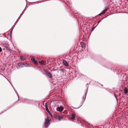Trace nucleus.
<instances>
[{
  "mask_svg": "<svg viewBox=\"0 0 128 128\" xmlns=\"http://www.w3.org/2000/svg\"><path fill=\"white\" fill-rule=\"evenodd\" d=\"M0 43L1 44L2 46L5 48L7 50H10V49L9 47V45L6 42H4L2 41H0Z\"/></svg>",
  "mask_w": 128,
  "mask_h": 128,
  "instance_id": "nucleus-1",
  "label": "nucleus"
},
{
  "mask_svg": "<svg viewBox=\"0 0 128 128\" xmlns=\"http://www.w3.org/2000/svg\"><path fill=\"white\" fill-rule=\"evenodd\" d=\"M50 124V120H48V118L46 119V122L44 123V126L46 128H48Z\"/></svg>",
  "mask_w": 128,
  "mask_h": 128,
  "instance_id": "nucleus-2",
  "label": "nucleus"
},
{
  "mask_svg": "<svg viewBox=\"0 0 128 128\" xmlns=\"http://www.w3.org/2000/svg\"><path fill=\"white\" fill-rule=\"evenodd\" d=\"M63 110V108L61 106L60 107H58L56 108L57 110L59 112H62Z\"/></svg>",
  "mask_w": 128,
  "mask_h": 128,
  "instance_id": "nucleus-3",
  "label": "nucleus"
},
{
  "mask_svg": "<svg viewBox=\"0 0 128 128\" xmlns=\"http://www.w3.org/2000/svg\"><path fill=\"white\" fill-rule=\"evenodd\" d=\"M18 66L19 67H24L25 66H26L25 65V64L24 63H22V64L21 63H19L18 64Z\"/></svg>",
  "mask_w": 128,
  "mask_h": 128,
  "instance_id": "nucleus-4",
  "label": "nucleus"
},
{
  "mask_svg": "<svg viewBox=\"0 0 128 128\" xmlns=\"http://www.w3.org/2000/svg\"><path fill=\"white\" fill-rule=\"evenodd\" d=\"M31 60L36 65L38 64V63L37 62L34 58H31Z\"/></svg>",
  "mask_w": 128,
  "mask_h": 128,
  "instance_id": "nucleus-5",
  "label": "nucleus"
},
{
  "mask_svg": "<svg viewBox=\"0 0 128 128\" xmlns=\"http://www.w3.org/2000/svg\"><path fill=\"white\" fill-rule=\"evenodd\" d=\"M107 11L106 9H105L103 10L102 12L99 14V15L100 16V15L103 14L105 13V12Z\"/></svg>",
  "mask_w": 128,
  "mask_h": 128,
  "instance_id": "nucleus-6",
  "label": "nucleus"
},
{
  "mask_svg": "<svg viewBox=\"0 0 128 128\" xmlns=\"http://www.w3.org/2000/svg\"><path fill=\"white\" fill-rule=\"evenodd\" d=\"M64 64L66 66H68V64L66 62L65 60H64L63 61Z\"/></svg>",
  "mask_w": 128,
  "mask_h": 128,
  "instance_id": "nucleus-7",
  "label": "nucleus"
},
{
  "mask_svg": "<svg viewBox=\"0 0 128 128\" xmlns=\"http://www.w3.org/2000/svg\"><path fill=\"white\" fill-rule=\"evenodd\" d=\"M45 106H46V111L48 113H50V112L48 110V106L47 105H46V103L45 104Z\"/></svg>",
  "mask_w": 128,
  "mask_h": 128,
  "instance_id": "nucleus-8",
  "label": "nucleus"
},
{
  "mask_svg": "<svg viewBox=\"0 0 128 128\" xmlns=\"http://www.w3.org/2000/svg\"><path fill=\"white\" fill-rule=\"evenodd\" d=\"M47 76L50 78H51L52 77V75L51 73L50 72H48L47 74Z\"/></svg>",
  "mask_w": 128,
  "mask_h": 128,
  "instance_id": "nucleus-9",
  "label": "nucleus"
},
{
  "mask_svg": "<svg viewBox=\"0 0 128 128\" xmlns=\"http://www.w3.org/2000/svg\"><path fill=\"white\" fill-rule=\"evenodd\" d=\"M75 118V115L74 114H72V117L71 118V119L73 120Z\"/></svg>",
  "mask_w": 128,
  "mask_h": 128,
  "instance_id": "nucleus-10",
  "label": "nucleus"
},
{
  "mask_svg": "<svg viewBox=\"0 0 128 128\" xmlns=\"http://www.w3.org/2000/svg\"><path fill=\"white\" fill-rule=\"evenodd\" d=\"M124 92L125 94H126L128 92V90L126 88H125L124 90Z\"/></svg>",
  "mask_w": 128,
  "mask_h": 128,
  "instance_id": "nucleus-11",
  "label": "nucleus"
},
{
  "mask_svg": "<svg viewBox=\"0 0 128 128\" xmlns=\"http://www.w3.org/2000/svg\"><path fill=\"white\" fill-rule=\"evenodd\" d=\"M20 59H21L22 60H24L26 59L25 57L24 56H20Z\"/></svg>",
  "mask_w": 128,
  "mask_h": 128,
  "instance_id": "nucleus-12",
  "label": "nucleus"
},
{
  "mask_svg": "<svg viewBox=\"0 0 128 128\" xmlns=\"http://www.w3.org/2000/svg\"><path fill=\"white\" fill-rule=\"evenodd\" d=\"M10 83V84H11L12 85V87H13V88H14V90H15V91L16 92V94H17V95H18V99H19V95H18V93H17V91H16V90H15V88H14L13 87V86H12V83Z\"/></svg>",
  "mask_w": 128,
  "mask_h": 128,
  "instance_id": "nucleus-13",
  "label": "nucleus"
},
{
  "mask_svg": "<svg viewBox=\"0 0 128 128\" xmlns=\"http://www.w3.org/2000/svg\"><path fill=\"white\" fill-rule=\"evenodd\" d=\"M88 88L87 87V89H88ZM87 91H86V92L85 93V97H84V96L83 97V99H85V98H86V94L87 92Z\"/></svg>",
  "mask_w": 128,
  "mask_h": 128,
  "instance_id": "nucleus-14",
  "label": "nucleus"
},
{
  "mask_svg": "<svg viewBox=\"0 0 128 128\" xmlns=\"http://www.w3.org/2000/svg\"><path fill=\"white\" fill-rule=\"evenodd\" d=\"M63 118V117L62 116H60L58 118V119L59 120H60Z\"/></svg>",
  "mask_w": 128,
  "mask_h": 128,
  "instance_id": "nucleus-15",
  "label": "nucleus"
},
{
  "mask_svg": "<svg viewBox=\"0 0 128 128\" xmlns=\"http://www.w3.org/2000/svg\"><path fill=\"white\" fill-rule=\"evenodd\" d=\"M60 70L62 72H64L65 71V70H63V69H61Z\"/></svg>",
  "mask_w": 128,
  "mask_h": 128,
  "instance_id": "nucleus-16",
  "label": "nucleus"
},
{
  "mask_svg": "<svg viewBox=\"0 0 128 128\" xmlns=\"http://www.w3.org/2000/svg\"><path fill=\"white\" fill-rule=\"evenodd\" d=\"M114 96H115V97L116 98V100L117 101V102H118V99L116 97L117 96H116L115 94H114Z\"/></svg>",
  "mask_w": 128,
  "mask_h": 128,
  "instance_id": "nucleus-17",
  "label": "nucleus"
},
{
  "mask_svg": "<svg viewBox=\"0 0 128 128\" xmlns=\"http://www.w3.org/2000/svg\"><path fill=\"white\" fill-rule=\"evenodd\" d=\"M41 62L40 64H44V62L42 60H41Z\"/></svg>",
  "mask_w": 128,
  "mask_h": 128,
  "instance_id": "nucleus-18",
  "label": "nucleus"
},
{
  "mask_svg": "<svg viewBox=\"0 0 128 128\" xmlns=\"http://www.w3.org/2000/svg\"><path fill=\"white\" fill-rule=\"evenodd\" d=\"M81 45L82 46H83L84 45V44L83 42L81 43Z\"/></svg>",
  "mask_w": 128,
  "mask_h": 128,
  "instance_id": "nucleus-19",
  "label": "nucleus"
},
{
  "mask_svg": "<svg viewBox=\"0 0 128 128\" xmlns=\"http://www.w3.org/2000/svg\"><path fill=\"white\" fill-rule=\"evenodd\" d=\"M2 51V50L1 47H0V52H1Z\"/></svg>",
  "mask_w": 128,
  "mask_h": 128,
  "instance_id": "nucleus-20",
  "label": "nucleus"
},
{
  "mask_svg": "<svg viewBox=\"0 0 128 128\" xmlns=\"http://www.w3.org/2000/svg\"><path fill=\"white\" fill-rule=\"evenodd\" d=\"M12 30L13 29H12V30L10 31V34H11L12 33Z\"/></svg>",
  "mask_w": 128,
  "mask_h": 128,
  "instance_id": "nucleus-21",
  "label": "nucleus"
},
{
  "mask_svg": "<svg viewBox=\"0 0 128 128\" xmlns=\"http://www.w3.org/2000/svg\"><path fill=\"white\" fill-rule=\"evenodd\" d=\"M81 103L82 104L81 105V106H80L79 107H80L83 104V102H81Z\"/></svg>",
  "mask_w": 128,
  "mask_h": 128,
  "instance_id": "nucleus-22",
  "label": "nucleus"
},
{
  "mask_svg": "<svg viewBox=\"0 0 128 128\" xmlns=\"http://www.w3.org/2000/svg\"><path fill=\"white\" fill-rule=\"evenodd\" d=\"M41 61H40V60H39V62H39L40 64V63H41Z\"/></svg>",
  "mask_w": 128,
  "mask_h": 128,
  "instance_id": "nucleus-23",
  "label": "nucleus"
},
{
  "mask_svg": "<svg viewBox=\"0 0 128 128\" xmlns=\"http://www.w3.org/2000/svg\"><path fill=\"white\" fill-rule=\"evenodd\" d=\"M95 27H94L93 28L92 30H92H93L94 28H95Z\"/></svg>",
  "mask_w": 128,
  "mask_h": 128,
  "instance_id": "nucleus-24",
  "label": "nucleus"
},
{
  "mask_svg": "<svg viewBox=\"0 0 128 128\" xmlns=\"http://www.w3.org/2000/svg\"><path fill=\"white\" fill-rule=\"evenodd\" d=\"M100 22V20H99L98 22V24Z\"/></svg>",
  "mask_w": 128,
  "mask_h": 128,
  "instance_id": "nucleus-25",
  "label": "nucleus"
},
{
  "mask_svg": "<svg viewBox=\"0 0 128 128\" xmlns=\"http://www.w3.org/2000/svg\"><path fill=\"white\" fill-rule=\"evenodd\" d=\"M21 14H20V16H19V17L18 18V20L19 18L20 17V16L21 15Z\"/></svg>",
  "mask_w": 128,
  "mask_h": 128,
  "instance_id": "nucleus-26",
  "label": "nucleus"
},
{
  "mask_svg": "<svg viewBox=\"0 0 128 128\" xmlns=\"http://www.w3.org/2000/svg\"><path fill=\"white\" fill-rule=\"evenodd\" d=\"M6 79H7V80L8 81H9V80H8V79L6 78Z\"/></svg>",
  "mask_w": 128,
  "mask_h": 128,
  "instance_id": "nucleus-27",
  "label": "nucleus"
},
{
  "mask_svg": "<svg viewBox=\"0 0 128 128\" xmlns=\"http://www.w3.org/2000/svg\"><path fill=\"white\" fill-rule=\"evenodd\" d=\"M4 112H3V111H2V113Z\"/></svg>",
  "mask_w": 128,
  "mask_h": 128,
  "instance_id": "nucleus-28",
  "label": "nucleus"
},
{
  "mask_svg": "<svg viewBox=\"0 0 128 128\" xmlns=\"http://www.w3.org/2000/svg\"><path fill=\"white\" fill-rule=\"evenodd\" d=\"M22 13H23V12H22Z\"/></svg>",
  "mask_w": 128,
  "mask_h": 128,
  "instance_id": "nucleus-29",
  "label": "nucleus"
}]
</instances>
